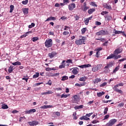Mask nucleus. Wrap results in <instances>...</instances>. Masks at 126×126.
Masks as SVG:
<instances>
[{"mask_svg": "<svg viewBox=\"0 0 126 126\" xmlns=\"http://www.w3.org/2000/svg\"><path fill=\"white\" fill-rule=\"evenodd\" d=\"M55 114L57 117H60V116H61V113H60V112H55Z\"/></svg>", "mask_w": 126, "mask_h": 126, "instance_id": "bf43d9fd", "label": "nucleus"}, {"mask_svg": "<svg viewBox=\"0 0 126 126\" xmlns=\"http://www.w3.org/2000/svg\"><path fill=\"white\" fill-rule=\"evenodd\" d=\"M13 65H21V63L20 62L17 61L16 62L12 63Z\"/></svg>", "mask_w": 126, "mask_h": 126, "instance_id": "b1692460", "label": "nucleus"}, {"mask_svg": "<svg viewBox=\"0 0 126 126\" xmlns=\"http://www.w3.org/2000/svg\"><path fill=\"white\" fill-rule=\"evenodd\" d=\"M83 11H86L87 9H89V7H87V6H86L85 7H83Z\"/></svg>", "mask_w": 126, "mask_h": 126, "instance_id": "8fccbe9b", "label": "nucleus"}, {"mask_svg": "<svg viewBox=\"0 0 126 126\" xmlns=\"http://www.w3.org/2000/svg\"><path fill=\"white\" fill-rule=\"evenodd\" d=\"M57 52L56 51H53L50 53L48 54V57H49L50 59H53L54 57H55L57 55Z\"/></svg>", "mask_w": 126, "mask_h": 126, "instance_id": "1a4fd4ad", "label": "nucleus"}, {"mask_svg": "<svg viewBox=\"0 0 126 126\" xmlns=\"http://www.w3.org/2000/svg\"><path fill=\"white\" fill-rule=\"evenodd\" d=\"M95 34L97 36H105L109 34V32H108V31L101 30L97 32Z\"/></svg>", "mask_w": 126, "mask_h": 126, "instance_id": "7ed1b4c3", "label": "nucleus"}, {"mask_svg": "<svg viewBox=\"0 0 126 126\" xmlns=\"http://www.w3.org/2000/svg\"><path fill=\"white\" fill-rule=\"evenodd\" d=\"M114 33H115V34H122V31H116L115 29L114 30Z\"/></svg>", "mask_w": 126, "mask_h": 126, "instance_id": "c9c22d12", "label": "nucleus"}, {"mask_svg": "<svg viewBox=\"0 0 126 126\" xmlns=\"http://www.w3.org/2000/svg\"><path fill=\"white\" fill-rule=\"evenodd\" d=\"M108 43H109L108 41H105L104 43L102 44V45L107 47V46H108V45L107 44Z\"/></svg>", "mask_w": 126, "mask_h": 126, "instance_id": "864d4df0", "label": "nucleus"}, {"mask_svg": "<svg viewBox=\"0 0 126 126\" xmlns=\"http://www.w3.org/2000/svg\"><path fill=\"white\" fill-rule=\"evenodd\" d=\"M36 112V110L35 109H32L30 110L26 111L25 112V114H33V113Z\"/></svg>", "mask_w": 126, "mask_h": 126, "instance_id": "9b49d317", "label": "nucleus"}, {"mask_svg": "<svg viewBox=\"0 0 126 126\" xmlns=\"http://www.w3.org/2000/svg\"><path fill=\"white\" fill-rule=\"evenodd\" d=\"M87 31V28H84L81 29V32H82V34L84 35L85 34V32Z\"/></svg>", "mask_w": 126, "mask_h": 126, "instance_id": "5701e85b", "label": "nucleus"}, {"mask_svg": "<svg viewBox=\"0 0 126 126\" xmlns=\"http://www.w3.org/2000/svg\"><path fill=\"white\" fill-rule=\"evenodd\" d=\"M44 45L46 48H52V46H53V40L51 38L47 39L44 43Z\"/></svg>", "mask_w": 126, "mask_h": 126, "instance_id": "f03ea898", "label": "nucleus"}, {"mask_svg": "<svg viewBox=\"0 0 126 126\" xmlns=\"http://www.w3.org/2000/svg\"><path fill=\"white\" fill-rule=\"evenodd\" d=\"M122 52H123V49L121 48H118L114 51V54L115 56L118 55H119V54H121V53H122Z\"/></svg>", "mask_w": 126, "mask_h": 126, "instance_id": "0eeeda50", "label": "nucleus"}, {"mask_svg": "<svg viewBox=\"0 0 126 126\" xmlns=\"http://www.w3.org/2000/svg\"><path fill=\"white\" fill-rule=\"evenodd\" d=\"M105 94V92H99L97 93V96L98 97H101V96H103Z\"/></svg>", "mask_w": 126, "mask_h": 126, "instance_id": "bb28decb", "label": "nucleus"}, {"mask_svg": "<svg viewBox=\"0 0 126 126\" xmlns=\"http://www.w3.org/2000/svg\"><path fill=\"white\" fill-rule=\"evenodd\" d=\"M13 69H14V66H10L8 69L9 73H11L13 71Z\"/></svg>", "mask_w": 126, "mask_h": 126, "instance_id": "aec40b11", "label": "nucleus"}, {"mask_svg": "<svg viewBox=\"0 0 126 126\" xmlns=\"http://www.w3.org/2000/svg\"><path fill=\"white\" fill-rule=\"evenodd\" d=\"M107 84V82H104V83H103L102 84H100V87H104L105 86H106Z\"/></svg>", "mask_w": 126, "mask_h": 126, "instance_id": "79ce46f5", "label": "nucleus"}, {"mask_svg": "<svg viewBox=\"0 0 126 126\" xmlns=\"http://www.w3.org/2000/svg\"><path fill=\"white\" fill-rule=\"evenodd\" d=\"M97 123H100V122L98 120H94L92 122V124H97Z\"/></svg>", "mask_w": 126, "mask_h": 126, "instance_id": "3c124183", "label": "nucleus"}, {"mask_svg": "<svg viewBox=\"0 0 126 126\" xmlns=\"http://www.w3.org/2000/svg\"><path fill=\"white\" fill-rule=\"evenodd\" d=\"M93 115V112H92V113H89V114H87L86 115V117H91V115Z\"/></svg>", "mask_w": 126, "mask_h": 126, "instance_id": "13d9d810", "label": "nucleus"}, {"mask_svg": "<svg viewBox=\"0 0 126 126\" xmlns=\"http://www.w3.org/2000/svg\"><path fill=\"white\" fill-rule=\"evenodd\" d=\"M108 107H106L105 109H104V115H106L108 112Z\"/></svg>", "mask_w": 126, "mask_h": 126, "instance_id": "49530a36", "label": "nucleus"}, {"mask_svg": "<svg viewBox=\"0 0 126 126\" xmlns=\"http://www.w3.org/2000/svg\"><path fill=\"white\" fill-rule=\"evenodd\" d=\"M86 41H87V37L86 36L79 35V39L75 40V43L76 45H78V46L85 45L86 44Z\"/></svg>", "mask_w": 126, "mask_h": 126, "instance_id": "f257e3e1", "label": "nucleus"}, {"mask_svg": "<svg viewBox=\"0 0 126 126\" xmlns=\"http://www.w3.org/2000/svg\"><path fill=\"white\" fill-rule=\"evenodd\" d=\"M114 65V63H112V62H110L109 63L107 64V65H106L104 67V69H109L110 67H112Z\"/></svg>", "mask_w": 126, "mask_h": 126, "instance_id": "f8f14e48", "label": "nucleus"}, {"mask_svg": "<svg viewBox=\"0 0 126 126\" xmlns=\"http://www.w3.org/2000/svg\"><path fill=\"white\" fill-rule=\"evenodd\" d=\"M119 69H120V66H118L117 67H115V68L114 69V70H113V72L114 73H116V72H117V71H118V70H119Z\"/></svg>", "mask_w": 126, "mask_h": 126, "instance_id": "f704fd0d", "label": "nucleus"}, {"mask_svg": "<svg viewBox=\"0 0 126 126\" xmlns=\"http://www.w3.org/2000/svg\"><path fill=\"white\" fill-rule=\"evenodd\" d=\"M67 79H68V77L66 76H63L62 77L61 80L62 81H64V80H67Z\"/></svg>", "mask_w": 126, "mask_h": 126, "instance_id": "7c9ffc66", "label": "nucleus"}, {"mask_svg": "<svg viewBox=\"0 0 126 126\" xmlns=\"http://www.w3.org/2000/svg\"><path fill=\"white\" fill-rule=\"evenodd\" d=\"M12 114H17V113H19V111L17 110H13L12 112Z\"/></svg>", "mask_w": 126, "mask_h": 126, "instance_id": "69168bd1", "label": "nucleus"}, {"mask_svg": "<svg viewBox=\"0 0 126 126\" xmlns=\"http://www.w3.org/2000/svg\"><path fill=\"white\" fill-rule=\"evenodd\" d=\"M46 71H51V68L50 67H47L45 69Z\"/></svg>", "mask_w": 126, "mask_h": 126, "instance_id": "338daca9", "label": "nucleus"}, {"mask_svg": "<svg viewBox=\"0 0 126 126\" xmlns=\"http://www.w3.org/2000/svg\"><path fill=\"white\" fill-rule=\"evenodd\" d=\"M80 120H85V121H90V118L87 117V116H84L80 118Z\"/></svg>", "mask_w": 126, "mask_h": 126, "instance_id": "f3484780", "label": "nucleus"}, {"mask_svg": "<svg viewBox=\"0 0 126 126\" xmlns=\"http://www.w3.org/2000/svg\"><path fill=\"white\" fill-rule=\"evenodd\" d=\"M32 42H36V41H38L39 40V37H34L32 39Z\"/></svg>", "mask_w": 126, "mask_h": 126, "instance_id": "72a5a7b5", "label": "nucleus"}, {"mask_svg": "<svg viewBox=\"0 0 126 126\" xmlns=\"http://www.w3.org/2000/svg\"><path fill=\"white\" fill-rule=\"evenodd\" d=\"M75 110H79V109H83V105H79L74 107Z\"/></svg>", "mask_w": 126, "mask_h": 126, "instance_id": "412c9836", "label": "nucleus"}, {"mask_svg": "<svg viewBox=\"0 0 126 126\" xmlns=\"http://www.w3.org/2000/svg\"><path fill=\"white\" fill-rule=\"evenodd\" d=\"M118 87L119 86L117 85H116L114 86V87L113 88V89L114 91H115V92H118V93H120V94H122V93H123V91H122L121 90H119L118 88Z\"/></svg>", "mask_w": 126, "mask_h": 126, "instance_id": "423d86ee", "label": "nucleus"}, {"mask_svg": "<svg viewBox=\"0 0 126 126\" xmlns=\"http://www.w3.org/2000/svg\"><path fill=\"white\" fill-rule=\"evenodd\" d=\"M96 40L97 41H101V42H104V41H106V40L104 38H96Z\"/></svg>", "mask_w": 126, "mask_h": 126, "instance_id": "a18cd8bd", "label": "nucleus"}, {"mask_svg": "<svg viewBox=\"0 0 126 126\" xmlns=\"http://www.w3.org/2000/svg\"><path fill=\"white\" fill-rule=\"evenodd\" d=\"M94 11H95V8H92L89 9L88 11V12L89 13V14H92V13H93V12H94Z\"/></svg>", "mask_w": 126, "mask_h": 126, "instance_id": "4be33fe9", "label": "nucleus"}, {"mask_svg": "<svg viewBox=\"0 0 126 126\" xmlns=\"http://www.w3.org/2000/svg\"><path fill=\"white\" fill-rule=\"evenodd\" d=\"M92 19V16H91L89 18H87L86 20H85L84 22L85 23L86 25H88V24L89 23V21L91 20Z\"/></svg>", "mask_w": 126, "mask_h": 126, "instance_id": "dca6fc26", "label": "nucleus"}, {"mask_svg": "<svg viewBox=\"0 0 126 126\" xmlns=\"http://www.w3.org/2000/svg\"><path fill=\"white\" fill-rule=\"evenodd\" d=\"M8 108V106L5 104H3L2 105L1 109H3V110H5Z\"/></svg>", "mask_w": 126, "mask_h": 126, "instance_id": "cd10ccee", "label": "nucleus"}, {"mask_svg": "<svg viewBox=\"0 0 126 126\" xmlns=\"http://www.w3.org/2000/svg\"><path fill=\"white\" fill-rule=\"evenodd\" d=\"M60 4H59V3H56L55 4V7H60Z\"/></svg>", "mask_w": 126, "mask_h": 126, "instance_id": "0e129e2a", "label": "nucleus"}, {"mask_svg": "<svg viewBox=\"0 0 126 126\" xmlns=\"http://www.w3.org/2000/svg\"><path fill=\"white\" fill-rule=\"evenodd\" d=\"M103 7L106 8V9H112V6L111 5H108L107 3H104L103 4Z\"/></svg>", "mask_w": 126, "mask_h": 126, "instance_id": "ddd939ff", "label": "nucleus"}, {"mask_svg": "<svg viewBox=\"0 0 126 126\" xmlns=\"http://www.w3.org/2000/svg\"><path fill=\"white\" fill-rule=\"evenodd\" d=\"M120 58H122V55H121L118 56L115 55V60H118V59H120Z\"/></svg>", "mask_w": 126, "mask_h": 126, "instance_id": "58836bf2", "label": "nucleus"}, {"mask_svg": "<svg viewBox=\"0 0 126 126\" xmlns=\"http://www.w3.org/2000/svg\"><path fill=\"white\" fill-rule=\"evenodd\" d=\"M109 117L110 115L109 114L105 115L104 117L103 121H105V120H107V119H109Z\"/></svg>", "mask_w": 126, "mask_h": 126, "instance_id": "a19ab883", "label": "nucleus"}, {"mask_svg": "<svg viewBox=\"0 0 126 126\" xmlns=\"http://www.w3.org/2000/svg\"><path fill=\"white\" fill-rule=\"evenodd\" d=\"M46 84L50 86L52 85V80H49Z\"/></svg>", "mask_w": 126, "mask_h": 126, "instance_id": "4d7b16f0", "label": "nucleus"}, {"mask_svg": "<svg viewBox=\"0 0 126 126\" xmlns=\"http://www.w3.org/2000/svg\"><path fill=\"white\" fill-rule=\"evenodd\" d=\"M99 68L97 66H94L92 68V71H94V72H96V71H98V70Z\"/></svg>", "mask_w": 126, "mask_h": 126, "instance_id": "c85d7f7f", "label": "nucleus"}, {"mask_svg": "<svg viewBox=\"0 0 126 126\" xmlns=\"http://www.w3.org/2000/svg\"><path fill=\"white\" fill-rule=\"evenodd\" d=\"M23 119H24L25 120V119H26V118H25V116H23V117H20L19 119V122H22V121H23Z\"/></svg>", "mask_w": 126, "mask_h": 126, "instance_id": "5fc2aeb1", "label": "nucleus"}, {"mask_svg": "<svg viewBox=\"0 0 126 126\" xmlns=\"http://www.w3.org/2000/svg\"><path fill=\"white\" fill-rule=\"evenodd\" d=\"M85 80H86V77H83L79 79L80 81H85Z\"/></svg>", "mask_w": 126, "mask_h": 126, "instance_id": "e433bc0d", "label": "nucleus"}, {"mask_svg": "<svg viewBox=\"0 0 126 126\" xmlns=\"http://www.w3.org/2000/svg\"><path fill=\"white\" fill-rule=\"evenodd\" d=\"M28 10H29L28 8H24L23 9V12L24 14H28Z\"/></svg>", "mask_w": 126, "mask_h": 126, "instance_id": "a878e982", "label": "nucleus"}, {"mask_svg": "<svg viewBox=\"0 0 126 126\" xmlns=\"http://www.w3.org/2000/svg\"><path fill=\"white\" fill-rule=\"evenodd\" d=\"M118 120L115 119H113L110 120L109 122L105 125V126H114V124L117 123Z\"/></svg>", "mask_w": 126, "mask_h": 126, "instance_id": "20e7f679", "label": "nucleus"}, {"mask_svg": "<svg viewBox=\"0 0 126 126\" xmlns=\"http://www.w3.org/2000/svg\"><path fill=\"white\" fill-rule=\"evenodd\" d=\"M105 18V19H106L108 21H110V20H112V16L109 15H106L104 16Z\"/></svg>", "mask_w": 126, "mask_h": 126, "instance_id": "a211bd4d", "label": "nucleus"}, {"mask_svg": "<svg viewBox=\"0 0 126 126\" xmlns=\"http://www.w3.org/2000/svg\"><path fill=\"white\" fill-rule=\"evenodd\" d=\"M69 94H63L61 95V98H67Z\"/></svg>", "mask_w": 126, "mask_h": 126, "instance_id": "473e14b6", "label": "nucleus"}, {"mask_svg": "<svg viewBox=\"0 0 126 126\" xmlns=\"http://www.w3.org/2000/svg\"><path fill=\"white\" fill-rule=\"evenodd\" d=\"M65 67V64H62L59 66V68H64Z\"/></svg>", "mask_w": 126, "mask_h": 126, "instance_id": "c03bdc74", "label": "nucleus"}, {"mask_svg": "<svg viewBox=\"0 0 126 126\" xmlns=\"http://www.w3.org/2000/svg\"><path fill=\"white\" fill-rule=\"evenodd\" d=\"M63 34L64 36H66V35H68V34H69V32L67 31H64L63 32Z\"/></svg>", "mask_w": 126, "mask_h": 126, "instance_id": "ea45409f", "label": "nucleus"}, {"mask_svg": "<svg viewBox=\"0 0 126 126\" xmlns=\"http://www.w3.org/2000/svg\"><path fill=\"white\" fill-rule=\"evenodd\" d=\"M27 36V33H26L25 34H23V35L21 36L20 38L22 39L23 38H25Z\"/></svg>", "mask_w": 126, "mask_h": 126, "instance_id": "e2e57ef3", "label": "nucleus"}, {"mask_svg": "<svg viewBox=\"0 0 126 126\" xmlns=\"http://www.w3.org/2000/svg\"><path fill=\"white\" fill-rule=\"evenodd\" d=\"M66 63H73L71 59L67 60L66 61Z\"/></svg>", "mask_w": 126, "mask_h": 126, "instance_id": "4c0bfd02", "label": "nucleus"}, {"mask_svg": "<svg viewBox=\"0 0 126 126\" xmlns=\"http://www.w3.org/2000/svg\"><path fill=\"white\" fill-rule=\"evenodd\" d=\"M22 3L23 4L26 5L28 3V0H25V1H22Z\"/></svg>", "mask_w": 126, "mask_h": 126, "instance_id": "09e8293b", "label": "nucleus"}, {"mask_svg": "<svg viewBox=\"0 0 126 126\" xmlns=\"http://www.w3.org/2000/svg\"><path fill=\"white\" fill-rule=\"evenodd\" d=\"M109 13V12L108 11H102L101 12V15H105V14H108Z\"/></svg>", "mask_w": 126, "mask_h": 126, "instance_id": "37998d69", "label": "nucleus"}, {"mask_svg": "<svg viewBox=\"0 0 126 126\" xmlns=\"http://www.w3.org/2000/svg\"><path fill=\"white\" fill-rule=\"evenodd\" d=\"M72 72L73 74L76 75L78 73V68L76 67L74 68L73 70L72 71Z\"/></svg>", "mask_w": 126, "mask_h": 126, "instance_id": "4468645a", "label": "nucleus"}, {"mask_svg": "<svg viewBox=\"0 0 126 126\" xmlns=\"http://www.w3.org/2000/svg\"><path fill=\"white\" fill-rule=\"evenodd\" d=\"M101 23L100 22L96 21L95 22V25L99 26L101 25Z\"/></svg>", "mask_w": 126, "mask_h": 126, "instance_id": "052dcab7", "label": "nucleus"}, {"mask_svg": "<svg viewBox=\"0 0 126 126\" xmlns=\"http://www.w3.org/2000/svg\"><path fill=\"white\" fill-rule=\"evenodd\" d=\"M85 68H86V67H90L91 66V64H84Z\"/></svg>", "mask_w": 126, "mask_h": 126, "instance_id": "603ef678", "label": "nucleus"}, {"mask_svg": "<svg viewBox=\"0 0 126 126\" xmlns=\"http://www.w3.org/2000/svg\"><path fill=\"white\" fill-rule=\"evenodd\" d=\"M91 4L92 6H95V7H97V6L96 3H95V2H91Z\"/></svg>", "mask_w": 126, "mask_h": 126, "instance_id": "de8ad7c7", "label": "nucleus"}, {"mask_svg": "<svg viewBox=\"0 0 126 126\" xmlns=\"http://www.w3.org/2000/svg\"><path fill=\"white\" fill-rule=\"evenodd\" d=\"M101 79L99 78H97L96 79H95L94 83H98V82H101Z\"/></svg>", "mask_w": 126, "mask_h": 126, "instance_id": "c756f323", "label": "nucleus"}, {"mask_svg": "<svg viewBox=\"0 0 126 126\" xmlns=\"http://www.w3.org/2000/svg\"><path fill=\"white\" fill-rule=\"evenodd\" d=\"M126 58H123L119 60V62H124L126 61Z\"/></svg>", "mask_w": 126, "mask_h": 126, "instance_id": "774afa93", "label": "nucleus"}, {"mask_svg": "<svg viewBox=\"0 0 126 126\" xmlns=\"http://www.w3.org/2000/svg\"><path fill=\"white\" fill-rule=\"evenodd\" d=\"M28 124L31 126H35L39 125V122L37 121H33L32 122H29Z\"/></svg>", "mask_w": 126, "mask_h": 126, "instance_id": "6e6552de", "label": "nucleus"}, {"mask_svg": "<svg viewBox=\"0 0 126 126\" xmlns=\"http://www.w3.org/2000/svg\"><path fill=\"white\" fill-rule=\"evenodd\" d=\"M40 109H48V105H44L40 107Z\"/></svg>", "mask_w": 126, "mask_h": 126, "instance_id": "6e6d98bb", "label": "nucleus"}, {"mask_svg": "<svg viewBox=\"0 0 126 126\" xmlns=\"http://www.w3.org/2000/svg\"><path fill=\"white\" fill-rule=\"evenodd\" d=\"M46 93L47 94H53V92H52L51 91H48L47 92H46Z\"/></svg>", "mask_w": 126, "mask_h": 126, "instance_id": "680f3d73", "label": "nucleus"}, {"mask_svg": "<svg viewBox=\"0 0 126 126\" xmlns=\"http://www.w3.org/2000/svg\"><path fill=\"white\" fill-rule=\"evenodd\" d=\"M10 9L9 12L10 13H12L13 12V10H14V5H10Z\"/></svg>", "mask_w": 126, "mask_h": 126, "instance_id": "393cba45", "label": "nucleus"}, {"mask_svg": "<svg viewBox=\"0 0 126 126\" xmlns=\"http://www.w3.org/2000/svg\"><path fill=\"white\" fill-rule=\"evenodd\" d=\"M111 59H114L115 60V54L114 53L110 54L109 56L107 57L106 60H110Z\"/></svg>", "mask_w": 126, "mask_h": 126, "instance_id": "6ab92c4d", "label": "nucleus"}, {"mask_svg": "<svg viewBox=\"0 0 126 126\" xmlns=\"http://www.w3.org/2000/svg\"><path fill=\"white\" fill-rule=\"evenodd\" d=\"M75 8V3H72L69 4L68 5V9L69 10H73V9Z\"/></svg>", "mask_w": 126, "mask_h": 126, "instance_id": "9d476101", "label": "nucleus"}, {"mask_svg": "<svg viewBox=\"0 0 126 126\" xmlns=\"http://www.w3.org/2000/svg\"><path fill=\"white\" fill-rule=\"evenodd\" d=\"M103 50V48L102 47H99L98 48H96L94 50V51H96V53L95 54V57L96 58H99V56H100V51H102Z\"/></svg>", "mask_w": 126, "mask_h": 126, "instance_id": "39448f33", "label": "nucleus"}, {"mask_svg": "<svg viewBox=\"0 0 126 126\" xmlns=\"http://www.w3.org/2000/svg\"><path fill=\"white\" fill-rule=\"evenodd\" d=\"M56 19H57L55 17H50L48 18L47 20H45V22L55 21V20H56Z\"/></svg>", "mask_w": 126, "mask_h": 126, "instance_id": "2eb2a0df", "label": "nucleus"}, {"mask_svg": "<svg viewBox=\"0 0 126 126\" xmlns=\"http://www.w3.org/2000/svg\"><path fill=\"white\" fill-rule=\"evenodd\" d=\"M37 77H39V72H36L35 74L32 76V78H37Z\"/></svg>", "mask_w": 126, "mask_h": 126, "instance_id": "2f4dec72", "label": "nucleus"}]
</instances>
